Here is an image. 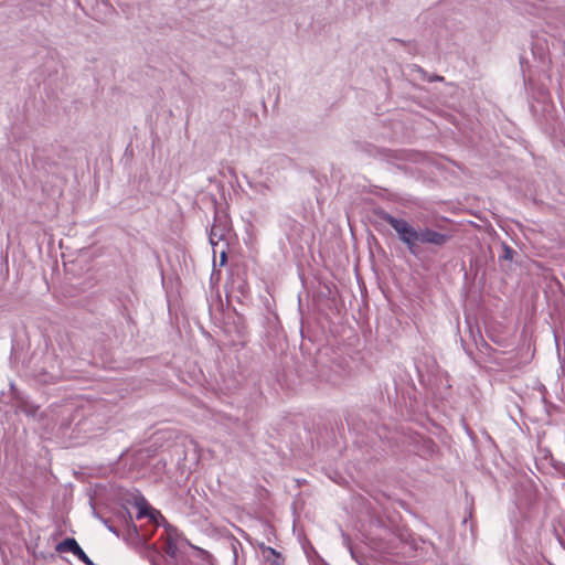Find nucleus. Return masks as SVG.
I'll list each match as a JSON object with an SVG mask.
<instances>
[{"label":"nucleus","instance_id":"1","mask_svg":"<svg viewBox=\"0 0 565 565\" xmlns=\"http://www.w3.org/2000/svg\"><path fill=\"white\" fill-rule=\"evenodd\" d=\"M379 216L382 221L386 222L394 228L399 241L406 245L408 252L414 256H418V230L413 227L407 221L403 218H397L385 211L379 212Z\"/></svg>","mask_w":565,"mask_h":565},{"label":"nucleus","instance_id":"2","mask_svg":"<svg viewBox=\"0 0 565 565\" xmlns=\"http://www.w3.org/2000/svg\"><path fill=\"white\" fill-rule=\"evenodd\" d=\"M55 551L58 552V553L71 552L75 556H77L78 559H81L84 564H86V565H95L93 563V561L83 551V548L78 545L76 540L73 539V537H67V539L63 540L62 542H60L56 545Z\"/></svg>","mask_w":565,"mask_h":565},{"label":"nucleus","instance_id":"3","mask_svg":"<svg viewBox=\"0 0 565 565\" xmlns=\"http://www.w3.org/2000/svg\"><path fill=\"white\" fill-rule=\"evenodd\" d=\"M449 238L450 236L445 233L434 231L429 227H424L418 230L417 243L444 246Z\"/></svg>","mask_w":565,"mask_h":565},{"label":"nucleus","instance_id":"4","mask_svg":"<svg viewBox=\"0 0 565 565\" xmlns=\"http://www.w3.org/2000/svg\"><path fill=\"white\" fill-rule=\"evenodd\" d=\"M164 526H166V533H167L164 552L170 557L174 558V557H177V555L179 553L178 542H179V540H181V534L174 526H172L170 524H166Z\"/></svg>","mask_w":565,"mask_h":565},{"label":"nucleus","instance_id":"5","mask_svg":"<svg viewBox=\"0 0 565 565\" xmlns=\"http://www.w3.org/2000/svg\"><path fill=\"white\" fill-rule=\"evenodd\" d=\"M145 516H149L156 523H158V518L164 522V518L160 514L159 511H150L147 507L140 508L137 513V519H142Z\"/></svg>","mask_w":565,"mask_h":565},{"label":"nucleus","instance_id":"6","mask_svg":"<svg viewBox=\"0 0 565 565\" xmlns=\"http://www.w3.org/2000/svg\"><path fill=\"white\" fill-rule=\"evenodd\" d=\"M222 238V233L218 232L217 226L213 225L210 232V243L214 246Z\"/></svg>","mask_w":565,"mask_h":565},{"label":"nucleus","instance_id":"7","mask_svg":"<svg viewBox=\"0 0 565 565\" xmlns=\"http://www.w3.org/2000/svg\"><path fill=\"white\" fill-rule=\"evenodd\" d=\"M502 249H503V254H502L501 258L504 260H511L515 253L514 249L511 248L510 246H508L507 244H503Z\"/></svg>","mask_w":565,"mask_h":565},{"label":"nucleus","instance_id":"8","mask_svg":"<svg viewBox=\"0 0 565 565\" xmlns=\"http://www.w3.org/2000/svg\"><path fill=\"white\" fill-rule=\"evenodd\" d=\"M148 550V559L150 561L151 565H158L157 558H158V552L153 547H147Z\"/></svg>","mask_w":565,"mask_h":565},{"label":"nucleus","instance_id":"9","mask_svg":"<svg viewBox=\"0 0 565 565\" xmlns=\"http://www.w3.org/2000/svg\"><path fill=\"white\" fill-rule=\"evenodd\" d=\"M104 524L107 526V529H108L110 532H113V533H115L116 535H118V532H117L116 527H114L113 525H110V524L108 523V521H106V520H105V521H104Z\"/></svg>","mask_w":565,"mask_h":565},{"label":"nucleus","instance_id":"10","mask_svg":"<svg viewBox=\"0 0 565 565\" xmlns=\"http://www.w3.org/2000/svg\"><path fill=\"white\" fill-rule=\"evenodd\" d=\"M225 260H226V254H225V252H222V253H221V262H222V264H223Z\"/></svg>","mask_w":565,"mask_h":565},{"label":"nucleus","instance_id":"11","mask_svg":"<svg viewBox=\"0 0 565 565\" xmlns=\"http://www.w3.org/2000/svg\"><path fill=\"white\" fill-rule=\"evenodd\" d=\"M441 79H443V77H440V76H435V77H434V78H431L430 81H441Z\"/></svg>","mask_w":565,"mask_h":565},{"label":"nucleus","instance_id":"12","mask_svg":"<svg viewBox=\"0 0 565 565\" xmlns=\"http://www.w3.org/2000/svg\"><path fill=\"white\" fill-rule=\"evenodd\" d=\"M268 551H270V553H273V554H276L275 550L271 547H268Z\"/></svg>","mask_w":565,"mask_h":565},{"label":"nucleus","instance_id":"13","mask_svg":"<svg viewBox=\"0 0 565 565\" xmlns=\"http://www.w3.org/2000/svg\"><path fill=\"white\" fill-rule=\"evenodd\" d=\"M350 552H351L352 557H355L354 552L352 551V548H350Z\"/></svg>","mask_w":565,"mask_h":565}]
</instances>
